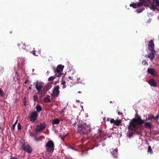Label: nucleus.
<instances>
[{"label": "nucleus", "instance_id": "obj_32", "mask_svg": "<svg viewBox=\"0 0 159 159\" xmlns=\"http://www.w3.org/2000/svg\"><path fill=\"white\" fill-rule=\"evenodd\" d=\"M142 64L143 65H148V63L146 60H143L142 61Z\"/></svg>", "mask_w": 159, "mask_h": 159}, {"label": "nucleus", "instance_id": "obj_34", "mask_svg": "<svg viewBox=\"0 0 159 159\" xmlns=\"http://www.w3.org/2000/svg\"><path fill=\"white\" fill-rule=\"evenodd\" d=\"M16 125L14 124L11 128V130L12 131H15V127L16 126Z\"/></svg>", "mask_w": 159, "mask_h": 159}, {"label": "nucleus", "instance_id": "obj_19", "mask_svg": "<svg viewBox=\"0 0 159 159\" xmlns=\"http://www.w3.org/2000/svg\"><path fill=\"white\" fill-rule=\"evenodd\" d=\"M122 121L121 120H116L115 121V124L116 126H119L120 124L121 123Z\"/></svg>", "mask_w": 159, "mask_h": 159}, {"label": "nucleus", "instance_id": "obj_16", "mask_svg": "<svg viewBox=\"0 0 159 159\" xmlns=\"http://www.w3.org/2000/svg\"><path fill=\"white\" fill-rule=\"evenodd\" d=\"M111 154L115 158L117 157V150L115 149L111 152Z\"/></svg>", "mask_w": 159, "mask_h": 159}, {"label": "nucleus", "instance_id": "obj_33", "mask_svg": "<svg viewBox=\"0 0 159 159\" xmlns=\"http://www.w3.org/2000/svg\"><path fill=\"white\" fill-rule=\"evenodd\" d=\"M34 48H33V50L32 51V54L34 55V56H38V54H36V53L35 52V50H34Z\"/></svg>", "mask_w": 159, "mask_h": 159}, {"label": "nucleus", "instance_id": "obj_37", "mask_svg": "<svg viewBox=\"0 0 159 159\" xmlns=\"http://www.w3.org/2000/svg\"><path fill=\"white\" fill-rule=\"evenodd\" d=\"M33 99L34 102L36 101L38 99V98L36 96L34 95L33 96Z\"/></svg>", "mask_w": 159, "mask_h": 159}, {"label": "nucleus", "instance_id": "obj_1", "mask_svg": "<svg viewBox=\"0 0 159 159\" xmlns=\"http://www.w3.org/2000/svg\"><path fill=\"white\" fill-rule=\"evenodd\" d=\"M78 132L81 135H84L89 133L91 130L90 127L85 124H80L77 125Z\"/></svg>", "mask_w": 159, "mask_h": 159}, {"label": "nucleus", "instance_id": "obj_5", "mask_svg": "<svg viewBox=\"0 0 159 159\" xmlns=\"http://www.w3.org/2000/svg\"><path fill=\"white\" fill-rule=\"evenodd\" d=\"M64 68V66L62 65H59L57 67L54 72L56 74V76H58L59 77H62V78L64 77L65 75L63 73H60V72L62 71Z\"/></svg>", "mask_w": 159, "mask_h": 159}, {"label": "nucleus", "instance_id": "obj_8", "mask_svg": "<svg viewBox=\"0 0 159 159\" xmlns=\"http://www.w3.org/2000/svg\"><path fill=\"white\" fill-rule=\"evenodd\" d=\"M38 116V114L36 112L34 111L32 112L29 117L30 121L33 122H34L36 120Z\"/></svg>", "mask_w": 159, "mask_h": 159}, {"label": "nucleus", "instance_id": "obj_23", "mask_svg": "<svg viewBox=\"0 0 159 159\" xmlns=\"http://www.w3.org/2000/svg\"><path fill=\"white\" fill-rule=\"evenodd\" d=\"M5 95V93L3 90L1 88H0V97H3Z\"/></svg>", "mask_w": 159, "mask_h": 159}, {"label": "nucleus", "instance_id": "obj_44", "mask_svg": "<svg viewBox=\"0 0 159 159\" xmlns=\"http://www.w3.org/2000/svg\"><path fill=\"white\" fill-rule=\"evenodd\" d=\"M69 148H71V149H75V148H74V147H73L69 146Z\"/></svg>", "mask_w": 159, "mask_h": 159}, {"label": "nucleus", "instance_id": "obj_21", "mask_svg": "<svg viewBox=\"0 0 159 159\" xmlns=\"http://www.w3.org/2000/svg\"><path fill=\"white\" fill-rule=\"evenodd\" d=\"M57 77H58V76H56V74H55V76H51L49 78L48 80L49 81H52L53 80Z\"/></svg>", "mask_w": 159, "mask_h": 159}, {"label": "nucleus", "instance_id": "obj_38", "mask_svg": "<svg viewBox=\"0 0 159 159\" xmlns=\"http://www.w3.org/2000/svg\"><path fill=\"white\" fill-rule=\"evenodd\" d=\"M115 120L111 118L110 122L111 123H113L115 124Z\"/></svg>", "mask_w": 159, "mask_h": 159}, {"label": "nucleus", "instance_id": "obj_35", "mask_svg": "<svg viewBox=\"0 0 159 159\" xmlns=\"http://www.w3.org/2000/svg\"><path fill=\"white\" fill-rule=\"evenodd\" d=\"M18 130H20L21 129V125H20V123H18Z\"/></svg>", "mask_w": 159, "mask_h": 159}, {"label": "nucleus", "instance_id": "obj_2", "mask_svg": "<svg viewBox=\"0 0 159 159\" xmlns=\"http://www.w3.org/2000/svg\"><path fill=\"white\" fill-rule=\"evenodd\" d=\"M144 121L141 119L140 117L137 118H134L129 122V125L128 126V129L132 130L134 128H137V124L141 125L144 123Z\"/></svg>", "mask_w": 159, "mask_h": 159}, {"label": "nucleus", "instance_id": "obj_14", "mask_svg": "<svg viewBox=\"0 0 159 159\" xmlns=\"http://www.w3.org/2000/svg\"><path fill=\"white\" fill-rule=\"evenodd\" d=\"M151 52L148 55V57L150 58V60L152 61L154 58L155 56L154 53L155 52V51H151Z\"/></svg>", "mask_w": 159, "mask_h": 159}, {"label": "nucleus", "instance_id": "obj_4", "mask_svg": "<svg viewBox=\"0 0 159 159\" xmlns=\"http://www.w3.org/2000/svg\"><path fill=\"white\" fill-rule=\"evenodd\" d=\"M46 146V152L51 156L54 149V143L52 140L49 141L47 143Z\"/></svg>", "mask_w": 159, "mask_h": 159}, {"label": "nucleus", "instance_id": "obj_13", "mask_svg": "<svg viewBox=\"0 0 159 159\" xmlns=\"http://www.w3.org/2000/svg\"><path fill=\"white\" fill-rule=\"evenodd\" d=\"M147 72L148 74H151L152 75H154L155 74V70L154 68H148L147 70Z\"/></svg>", "mask_w": 159, "mask_h": 159}, {"label": "nucleus", "instance_id": "obj_46", "mask_svg": "<svg viewBox=\"0 0 159 159\" xmlns=\"http://www.w3.org/2000/svg\"><path fill=\"white\" fill-rule=\"evenodd\" d=\"M18 121V120H17H17H16V122H15V123H14V124H15V125H16V124H17V123Z\"/></svg>", "mask_w": 159, "mask_h": 159}, {"label": "nucleus", "instance_id": "obj_40", "mask_svg": "<svg viewBox=\"0 0 159 159\" xmlns=\"http://www.w3.org/2000/svg\"><path fill=\"white\" fill-rule=\"evenodd\" d=\"M40 140V139L39 138H38L37 137H35V140L36 141H39Z\"/></svg>", "mask_w": 159, "mask_h": 159}, {"label": "nucleus", "instance_id": "obj_3", "mask_svg": "<svg viewBox=\"0 0 159 159\" xmlns=\"http://www.w3.org/2000/svg\"><path fill=\"white\" fill-rule=\"evenodd\" d=\"M44 83L43 82L37 81L35 83V87L38 91L39 93L40 94H44L46 93L47 90L43 87Z\"/></svg>", "mask_w": 159, "mask_h": 159}, {"label": "nucleus", "instance_id": "obj_51", "mask_svg": "<svg viewBox=\"0 0 159 159\" xmlns=\"http://www.w3.org/2000/svg\"><path fill=\"white\" fill-rule=\"evenodd\" d=\"M110 103H112V101H110Z\"/></svg>", "mask_w": 159, "mask_h": 159}, {"label": "nucleus", "instance_id": "obj_43", "mask_svg": "<svg viewBox=\"0 0 159 159\" xmlns=\"http://www.w3.org/2000/svg\"><path fill=\"white\" fill-rule=\"evenodd\" d=\"M65 84H66V82L65 81H62V82L61 83V84L63 85H64Z\"/></svg>", "mask_w": 159, "mask_h": 159}, {"label": "nucleus", "instance_id": "obj_29", "mask_svg": "<svg viewBox=\"0 0 159 159\" xmlns=\"http://www.w3.org/2000/svg\"><path fill=\"white\" fill-rule=\"evenodd\" d=\"M148 152H150V154H152V151L150 146H148Z\"/></svg>", "mask_w": 159, "mask_h": 159}, {"label": "nucleus", "instance_id": "obj_20", "mask_svg": "<svg viewBox=\"0 0 159 159\" xmlns=\"http://www.w3.org/2000/svg\"><path fill=\"white\" fill-rule=\"evenodd\" d=\"M143 4L145 6H147L148 4V3L149 2L150 0H141Z\"/></svg>", "mask_w": 159, "mask_h": 159}, {"label": "nucleus", "instance_id": "obj_6", "mask_svg": "<svg viewBox=\"0 0 159 159\" xmlns=\"http://www.w3.org/2000/svg\"><path fill=\"white\" fill-rule=\"evenodd\" d=\"M22 149L28 153H31L32 150L30 145L27 143L25 142L22 145Z\"/></svg>", "mask_w": 159, "mask_h": 159}, {"label": "nucleus", "instance_id": "obj_10", "mask_svg": "<svg viewBox=\"0 0 159 159\" xmlns=\"http://www.w3.org/2000/svg\"><path fill=\"white\" fill-rule=\"evenodd\" d=\"M154 44L152 40H151L148 44V49L150 51H154Z\"/></svg>", "mask_w": 159, "mask_h": 159}, {"label": "nucleus", "instance_id": "obj_31", "mask_svg": "<svg viewBox=\"0 0 159 159\" xmlns=\"http://www.w3.org/2000/svg\"><path fill=\"white\" fill-rule=\"evenodd\" d=\"M156 5L154 6L153 3H152L151 5V8L152 10L157 9V8L156 7Z\"/></svg>", "mask_w": 159, "mask_h": 159}, {"label": "nucleus", "instance_id": "obj_12", "mask_svg": "<svg viewBox=\"0 0 159 159\" xmlns=\"http://www.w3.org/2000/svg\"><path fill=\"white\" fill-rule=\"evenodd\" d=\"M148 83L151 86L154 87H157V84L155 81L153 79H151L148 81Z\"/></svg>", "mask_w": 159, "mask_h": 159}, {"label": "nucleus", "instance_id": "obj_26", "mask_svg": "<svg viewBox=\"0 0 159 159\" xmlns=\"http://www.w3.org/2000/svg\"><path fill=\"white\" fill-rule=\"evenodd\" d=\"M154 3L156 4V6L159 7V1L158 0H152Z\"/></svg>", "mask_w": 159, "mask_h": 159}, {"label": "nucleus", "instance_id": "obj_36", "mask_svg": "<svg viewBox=\"0 0 159 159\" xmlns=\"http://www.w3.org/2000/svg\"><path fill=\"white\" fill-rule=\"evenodd\" d=\"M23 102L24 103V105L25 106L26 105V98L25 97L24 98Z\"/></svg>", "mask_w": 159, "mask_h": 159}, {"label": "nucleus", "instance_id": "obj_48", "mask_svg": "<svg viewBox=\"0 0 159 159\" xmlns=\"http://www.w3.org/2000/svg\"><path fill=\"white\" fill-rule=\"evenodd\" d=\"M50 97V96L48 95H47V98H48Z\"/></svg>", "mask_w": 159, "mask_h": 159}, {"label": "nucleus", "instance_id": "obj_27", "mask_svg": "<svg viewBox=\"0 0 159 159\" xmlns=\"http://www.w3.org/2000/svg\"><path fill=\"white\" fill-rule=\"evenodd\" d=\"M140 1V2H139L136 4L137 7H140L143 4V2L141 0H139Z\"/></svg>", "mask_w": 159, "mask_h": 159}, {"label": "nucleus", "instance_id": "obj_11", "mask_svg": "<svg viewBox=\"0 0 159 159\" xmlns=\"http://www.w3.org/2000/svg\"><path fill=\"white\" fill-rule=\"evenodd\" d=\"M18 46L19 47V48L20 49H26V50H28L27 48H26V47H27L29 46V45L26 46V44L25 43L21 42L20 43H19L18 44Z\"/></svg>", "mask_w": 159, "mask_h": 159}, {"label": "nucleus", "instance_id": "obj_18", "mask_svg": "<svg viewBox=\"0 0 159 159\" xmlns=\"http://www.w3.org/2000/svg\"><path fill=\"white\" fill-rule=\"evenodd\" d=\"M36 109L37 112H39L42 110V108L38 104L36 107Z\"/></svg>", "mask_w": 159, "mask_h": 159}, {"label": "nucleus", "instance_id": "obj_7", "mask_svg": "<svg viewBox=\"0 0 159 159\" xmlns=\"http://www.w3.org/2000/svg\"><path fill=\"white\" fill-rule=\"evenodd\" d=\"M46 125L45 123H41L39 125H37L36 128L34 129V131L36 134L37 132L41 131L46 127Z\"/></svg>", "mask_w": 159, "mask_h": 159}, {"label": "nucleus", "instance_id": "obj_42", "mask_svg": "<svg viewBox=\"0 0 159 159\" xmlns=\"http://www.w3.org/2000/svg\"><path fill=\"white\" fill-rule=\"evenodd\" d=\"M66 137V135L65 136H63V137H62L61 138V139L63 140V141H64V139Z\"/></svg>", "mask_w": 159, "mask_h": 159}, {"label": "nucleus", "instance_id": "obj_50", "mask_svg": "<svg viewBox=\"0 0 159 159\" xmlns=\"http://www.w3.org/2000/svg\"><path fill=\"white\" fill-rule=\"evenodd\" d=\"M27 81V80H26V81H25V84H26V81Z\"/></svg>", "mask_w": 159, "mask_h": 159}, {"label": "nucleus", "instance_id": "obj_15", "mask_svg": "<svg viewBox=\"0 0 159 159\" xmlns=\"http://www.w3.org/2000/svg\"><path fill=\"white\" fill-rule=\"evenodd\" d=\"M144 126L146 128L151 129L152 127V123L150 122L145 123Z\"/></svg>", "mask_w": 159, "mask_h": 159}, {"label": "nucleus", "instance_id": "obj_49", "mask_svg": "<svg viewBox=\"0 0 159 159\" xmlns=\"http://www.w3.org/2000/svg\"><path fill=\"white\" fill-rule=\"evenodd\" d=\"M65 87H65L64 86L62 87V88H65Z\"/></svg>", "mask_w": 159, "mask_h": 159}, {"label": "nucleus", "instance_id": "obj_17", "mask_svg": "<svg viewBox=\"0 0 159 159\" xmlns=\"http://www.w3.org/2000/svg\"><path fill=\"white\" fill-rule=\"evenodd\" d=\"M60 122V120L57 119H55L54 120L52 121V124H58Z\"/></svg>", "mask_w": 159, "mask_h": 159}, {"label": "nucleus", "instance_id": "obj_28", "mask_svg": "<svg viewBox=\"0 0 159 159\" xmlns=\"http://www.w3.org/2000/svg\"><path fill=\"white\" fill-rule=\"evenodd\" d=\"M130 6L131 7H132L133 8H135L137 7L136 3H133L130 4Z\"/></svg>", "mask_w": 159, "mask_h": 159}, {"label": "nucleus", "instance_id": "obj_24", "mask_svg": "<svg viewBox=\"0 0 159 159\" xmlns=\"http://www.w3.org/2000/svg\"><path fill=\"white\" fill-rule=\"evenodd\" d=\"M50 99L48 98H44V101L45 103L49 102H51Z\"/></svg>", "mask_w": 159, "mask_h": 159}, {"label": "nucleus", "instance_id": "obj_52", "mask_svg": "<svg viewBox=\"0 0 159 159\" xmlns=\"http://www.w3.org/2000/svg\"><path fill=\"white\" fill-rule=\"evenodd\" d=\"M12 32V31H11V32H10V33H11Z\"/></svg>", "mask_w": 159, "mask_h": 159}, {"label": "nucleus", "instance_id": "obj_39", "mask_svg": "<svg viewBox=\"0 0 159 159\" xmlns=\"http://www.w3.org/2000/svg\"><path fill=\"white\" fill-rule=\"evenodd\" d=\"M117 111H118V110H117ZM117 114L119 115H121L122 116H123V113L119 111H117Z\"/></svg>", "mask_w": 159, "mask_h": 159}, {"label": "nucleus", "instance_id": "obj_47", "mask_svg": "<svg viewBox=\"0 0 159 159\" xmlns=\"http://www.w3.org/2000/svg\"><path fill=\"white\" fill-rule=\"evenodd\" d=\"M68 78L70 80H73V78L71 77L70 76H69Z\"/></svg>", "mask_w": 159, "mask_h": 159}, {"label": "nucleus", "instance_id": "obj_9", "mask_svg": "<svg viewBox=\"0 0 159 159\" xmlns=\"http://www.w3.org/2000/svg\"><path fill=\"white\" fill-rule=\"evenodd\" d=\"M59 86L58 85H57L53 89V94L54 96L56 97H57L60 93V91L59 90Z\"/></svg>", "mask_w": 159, "mask_h": 159}, {"label": "nucleus", "instance_id": "obj_25", "mask_svg": "<svg viewBox=\"0 0 159 159\" xmlns=\"http://www.w3.org/2000/svg\"><path fill=\"white\" fill-rule=\"evenodd\" d=\"M155 118V117H154L153 115H151L150 116H149V117L148 118L146 119V120H150L152 119H154Z\"/></svg>", "mask_w": 159, "mask_h": 159}, {"label": "nucleus", "instance_id": "obj_22", "mask_svg": "<svg viewBox=\"0 0 159 159\" xmlns=\"http://www.w3.org/2000/svg\"><path fill=\"white\" fill-rule=\"evenodd\" d=\"M144 9V7H142L141 8L137 9L136 11L137 13H139L142 12Z\"/></svg>", "mask_w": 159, "mask_h": 159}, {"label": "nucleus", "instance_id": "obj_30", "mask_svg": "<svg viewBox=\"0 0 159 159\" xmlns=\"http://www.w3.org/2000/svg\"><path fill=\"white\" fill-rule=\"evenodd\" d=\"M103 131L101 129H99L98 130V134L99 135H101L103 134Z\"/></svg>", "mask_w": 159, "mask_h": 159}, {"label": "nucleus", "instance_id": "obj_41", "mask_svg": "<svg viewBox=\"0 0 159 159\" xmlns=\"http://www.w3.org/2000/svg\"><path fill=\"white\" fill-rule=\"evenodd\" d=\"M159 118V115H157L156 116V117H155V118H154V119L156 120H158Z\"/></svg>", "mask_w": 159, "mask_h": 159}, {"label": "nucleus", "instance_id": "obj_45", "mask_svg": "<svg viewBox=\"0 0 159 159\" xmlns=\"http://www.w3.org/2000/svg\"><path fill=\"white\" fill-rule=\"evenodd\" d=\"M110 120H111V118H107V121H110Z\"/></svg>", "mask_w": 159, "mask_h": 159}]
</instances>
